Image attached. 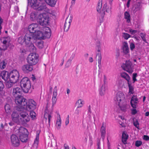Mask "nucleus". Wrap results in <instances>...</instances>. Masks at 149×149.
I'll return each mask as SVG.
<instances>
[{"instance_id":"obj_1","label":"nucleus","mask_w":149,"mask_h":149,"mask_svg":"<svg viewBox=\"0 0 149 149\" xmlns=\"http://www.w3.org/2000/svg\"><path fill=\"white\" fill-rule=\"evenodd\" d=\"M31 36L28 33H26L23 37H19L18 39V42L20 44H22L24 43L29 50L31 52H35L36 48L32 43V40L31 39Z\"/></svg>"},{"instance_id":"obj_2","label":"nucleus","mask_w":149,"mask_h":149,"mask_svg":"<svg viewBox=\"0 0 149 149\" xmlns=\"http://www.w3.org/2000/svg\"><path fill=\"white\" fill-rule=\"evenodd\" d=\"M28 6L32 8L39 11H41L46 9L45 4L40 3L39 0H28Z\"/></svg>"},{"instance_id":"obj_3","label":"nucleus","mask_w":149,"mask_h":149,"mask_svg":"<svg viewBox=\"0 0 149 149\" xmlns=\"http://www.w3.org/2000/svg\"><path fill=\"white\" fill-rule=\"evenodd\" d=\"M37 20L39 24L41 26L49 25V17L48 14L46 13L40 14L39 15Z\"/></svg>"},{"instance_id":"obj_4","label":"nucleus","mask_w":149,"mask_h":149,"mask_svg":"<svg viewBox=\"0 0 149 149\" xmlns=\"http://www.w3.org/2000/svg\"><path fill=\"white\" fill-rule=\"evenodd\" d=\"M20 85L23 91L26 93L28 92L31 87L30 81L28 78L24 77L21 80Z\"/></svg>"},{"instance_id":"obj_5","label":"nucleus","mask_w":149,"mask_h":149,"mask_svg":"<svg viewBox=\"0 0 149 149\" xmlns=\"http://www.w3.org/2000/svg\"><path fill=\"white\" fill-rule=\"evenodd\" d=\"M19 139L22 142H26L28 141L29 132L27 130L23 127H20L19 130Z\"/></svg>"},{"instance_id":"obj_6","label":"nucleus","mask_w":149,"mask_h":149,"mask_svg":"<svg viewBox=\"0 0 149 149\" xmlns=\"http://www.w3.org/2000/svg\"><path fill=\"white\" fill-rule=\"evenodd\" d=\"M27 60L28 64L35 65L38 61V55L36 53H31L28 55Z\"/></svg>"},{"instance_id":"obj_7","label":"nucleus","mask_w":149,"mask_h":149,"mask_svg":"<svg viewBox=\"0 0 149 149\" xmlns=\"http://www.w3.org/2000/svg\"><path fill=\"white\" fill-rule=\"evenodd\" d=\"M19 110L21 111L20 113V115L21 118L20 119L22 123L23 124H25L26 123L29 121L30 120V118L28 113L24 111L25 109H22Z\"/></svg>"},{"instance_id":"obj_8","label":"nucleus","mask_w":149,"mask_h":149,"mask_svg":"<svg viewBox=\"0 0 149 149\" xmlns=\"http://www.w3.org/2000/svg\"><path fill=\"white\" fill-rule=\"evenodd\" d=\"M39 29L38 24H32L29 26L28 30L29 31L27 32L26 33H28L31 35V39L33 40L34 33L38 29Z\"/></svg>"},{"instance_id":"obj_9","label":"nucleus","mask_w":149,"mask_h":149,"mask_svg":"<svg viewBox=\"0 0 149 149\" xmlns=\"http://www.w3.org/2000/svg\"><path fill=\"white\" fill-rule=\"evenodd\" d=\"M15 101L17 104L21 106L22 107L21 109L24 108V106L26 104V100L24 97L21 95L15 96Z\"/></svg>"},{"instance_id":"obj_10","label":"nucleus","mask_w":149,"mask_h":149,"mask_svg":"<svg viewBox=\"0 0 149 149\" xmlns=\"http://www.w3.org/2000/svg\"><path fill=\"white\" fill-rule=\"evenodd\" d=\"M26 104L24 107L25 111L34 110L36 108L37 104L33 100H29L27 102L26 101Z\"/></svg>"},{"instance_id":"obj_11","label":"nucleus","mask_w":149,"mask_h":149,"mask_svg":"<svg viewBox=\"0 0 149 149\" xmlns=\"http://www.w3.org/2000/svg\"><path fill=\"white\" fill-rule=\"evenodd\" d=\"M19 74L18 72L15 70H14L9 72V80L15 82L18 81L19 79Z\"/></svg>"},{"instance_id":"obj_12","label":"nucleus","mask_w":149,"mask_h":149,"mask_svg":"<svg viewBox=\"0 0 149 149\" xmlns=\"http://www.w3.org/2000/svg\"><path fill=\"white\" fill-rule=\"evenodd\" d=\"M121 67L123 69L129 73H132L133 71L134 68L132 62L129 60L126 61Z\"/></svg>"},{"instance_id":"obj_13","label":"nucleus","mask_w":149,"mask_h":149,"mask_svg":"<svg viewBox=\"0 0 149 149\" xmlns=\"http://www.w3.org/2000/svg\"><path fill=\"white\" fill-rule=\"evenodd\" d=\"M20 113L19 110H15L11 114L12 121L17 124H19L20 123Z\"/></svg>"},{"instance_id":"obj_14","label":"nucleus","mask_w":149,"mask_h":149,"mask_svg":"<svg viewBox=\"0 0 149 149\" xmlns=\"http://www.w3.org/2000/svg\"><path fill=\"white\" fill-rule=\"evenodd\" d=\"M11 142L12 145L15 147H17L20 145V141L18 137L15 134H12L10 137Z\"/></svg>"},{"instance_id":"obj_15","label":"nucleus","mask_w":149,"mask_h":149,"mask_svg":"<svg viewBox=\"0 0 149 149\" xmlns=\"http://www.w3.org/2000/svg\"><path fill=\"white\" fill-rule=\"evenodd\" d=\"M49 102V101L48 100H47V104L46 106V109L45 111V113L44 117L45 118L46 120H47L48 118V123L49 124L50 122L51 119L52 118V116L51 115L52 113L51 112H49L48 111V108Z\"/></svg>"},{"instance_id":"obj_16","label":"nucleus","mask_w":149,"mask_h":149,"mask_svg":"<svg viewBox=\"0 0 149 149\" xmlns=\"http://www.w3.org/2000/svg\"><path fill=\"white\" fill-rule=\"evenodd\" d=\"M33 68V65L29 64L24 65L22 68V71L25 73H28L32 71Z\"/></svg>"},{"instance_id":"obj_17","label":"nucleus","mask_w":149,"mask_h":149,"mask_svg":"<svg viewBox=\"0 0 149 149\" xmlns=\"http://www.w3.org/2000/svg\"><path fill=\"white\" fill-rule=\"evenodd\" d=\"M22 88L17 87L13 88L12 94L14 97L22 95Z\"/></svg>"},{"instance_id":"obj_18","label":"nucleus","mask_w":149,"mask_h":149,"mask_svg":"<svg viewBox=\"0 0 149 149\" xmlns=\"http://www.w3.org/2000/svg\"><path fill=\"white\" fill-rule=\"evenodd\" d=\"M138 102V99L137 95H133L131 98L130 101V104L132 107L133 108H136V104Z\"/></svg>"},{"instance_id":"obj_19","label":"nucleus","mask_w":149,"mask_h":149,"mask_svg":"<svg viewBox=\"0 0 149 149\" xmlns=\"http://www.w3.org/2000/svg\"><path fill=\"white\" fill-rule=\"evenodd\" d=\"M124 98L123 94L119 92L117 93L116 97L114 98V100L115 101L118 102V104L120 103V102Z\"/></svg>"},{"instance_id":"obj_20","label":"nucleus","mask_w":149,"mask_h":149,"mask_svg":"<svg viewBox=\"0 0 149 149\" xmlns=\"http://www.w3.org/2000/svg\"><path fill=\"white\" fill-rule=\"evenodd\" d=\"M9 75V72L5 70L1 72V76L2 79L5 81L8 80Z\"/></svg>"},{"instance_id":"obj_21","label":"nucleus","mask_w":149,"mask_h":149,"mask_svg":"<svg viewBox=\"0 0 149 149\" xmlns=\"http://www.w3.org/2000/svg\"><path fill=\"white\" fill-rule=\"evenodd\" d=\"M34 33V35H35L36 39H44L43 33L42 32L39 30L38 29Z\"/></svg>"},{"instance_id":"obj_22","label":"nucleus","mask_w":149,"mask_h":149,"mask_svg":"<svg viewBox=\"0 0 149 149\" xmlns=\"http://www.w3.org/2000/svg\"><path fill=\"white\" fill-rule=\"evenodd\" d=\"M7 38H5L3 39L2 41V45H1L2 48H1L3 51H4L6 50L8 47L9 46V42L6 40Z\"/></svg>"},{"instance_id":"obj_23","label":"nucleus","mask_w":149,"mask_h":149,"mask_svg":"<svg viewBox=\"0 0 149 149\" xmlns=\"http://www.w3.org/2000/svg\"><path fill=\"white\" fill-rule=\"evenodd\" d=\"M123 52L125 54H127L129 52V48L127 43L126 42H124L123 44L122 47Z\"/></svg>"},{"instance_id":"obj_24","label":"nucleus","mask_w":149,"mask_h":149,"mask_svg":"<svg viewBox=\"0 0 149 149\" xmlns=\"http://www.w3.org/2000/svg\"><path fill=\"white\" fill-rule=\"evenodd\" d=\"M112 8V7L111 6H108L107 3H105L102 9L104 11V14H105V12L107 13H109L110 14H111Z\"/></svg>"},{"instance_id":"obj_25","label":"nucleus","mask_w":149,"mask_h":149,"mask_svg":"<svg viewBox=\"0 0 149 149\" xmlns=\"http://www.w3.org/2000/svg\"><path fill=\"white\" fill-rule=\"evenodd\" d=\"M129 135L126 132H123L122 134V141L124 144H127V141L128 139Z\"/></svg>"},{"instance_id":"obj_26","label":"nucleus","mask_w":149,"mask_h":149,"mask_svg":"<svg viewBox=\"0 0 149 149\" xmlns=\"http://www.w3.org/2000/svg\"><path fill=\"white\" fill-rule=\"evenodd\" d=\"M46 30H47V31H45L44 33H43V36L44 37V39L46 38H49L51 35V31L50 29L48 27L46 28Z\"/></svg>"},{"instance_id":"obj_27","label":"nucleus","mask_w":149,"mask_h":149,"mask_svg":"<svg viewBox=\"0 0 149 149\" xmlns=\"http://www.w3.org/2000/svg\"><path fill=\"white\" fill-rule=\"evenodd\" d=\"M106 128L104 126V124L103 123L100 130V132L101 134V136L103 139H104L105 136L106 134Z\"/></svg>"},{"instance_id":"obj_28","label":"nucleus","mask_w":149,"mask_h":149,"mask_svg":"<svg viewBox=\"0 0 149 149\" xmlns=\"http://www.w3.org/2000/svg\"><path fill=\"white\" fill-rule=\"evenodd\" d=\"M45 1L48 5L53 7L56 4L57 0H45Z\"/></svg>"},{"instance_id":"obj_29","label":"nucleus","mask_w":149,"mask_h":149,"mask_svg":"<svg viewBox=\"0 0 149 149\" xmlns=\"http://www.w3.org/2000/svg\"><path fill=\"white\" fill-rule=\"evenodd\" d=\"M68 20V17H67L65 21V22L64 26V31L67 32L69 30L71 24L67 22V21Z\"/></svg>"},{"instance_id":"obj_30","label":"nucleus","mask_w":149,"mask_h":149,"mask_svg":"<svg viewBox=\"0 0 149 149\" xmlns=\"http://www.w3.org/2000/svg\"><path fill=\"white\" fill-rule=\"evenodd\" d=\"M6 81V87L8 88H9L12 87L14 84L16 83L13 81H10V80H9Z\"/></svg>"},{"instance_id":"obj_31","label":"nucleus","mask_w":149,"mask_h":149,"mask_svg":"<svg viewBox=\"0 0 149 149\" xmlns=\"http://www.w3.org/2000/svg\"><path fill=\"white\" fill-rule=\"evenodd\" d=\"M124 18L126 19V22L127 23L130 22L131 19L130 15L129 13L127 11H126L124 14Z\"/></svg>"},{"instance_id":"obj_32","label":"nucleus","mask_w":149,"mask_h":149,"mask_svg":"<svg viewBox=\"0 0 149 149\" xmlns=\"http://www.w3.org/2000/svg\"><path fill=\"white\" fill-rule=\"evenodd\" d=\"M102 0H99L96 7L98 13H100L101 11V9L102 8Z\"/></svg>"},{"instance_id":"obj_33","label":"nucleus","mask_w":149,"mask_h":149,"mask_svg":"<svg viewBox=\"0 0 149 149\" xmlns=\"http://www.w3.org/2000/svg\"><path fill=\"white\" fill-rule=\"evenodd\" d=\"M80 113L81 110L79 109V108L77 107L73 114L74 116V118L75 119L76 118H78L79 117V113Z\"/></svg>"},{"instance_id":"obj_34","label":"nucleus","mask_w":149,"mask_h":149,"mask_svg":"<svg viewBox=\"0 0 149 149\" xmlns=\"http://www.w3.org/2000/svg\"><path fill=\"white\" fill-rule=\"evenodd\" d=\"M40 131L38 130L36 132V138L34 141V144H36L37 145H38V144L39 136Z\"/></svg>"},{"instance_id":"obj_35","label":"nucleus","mask_w":149,"mask_h":149,"mask_svg":"<svg viewBox=\"0 0 149 149\" xmlns=\"http://www.w3.org/2000/svg\"><path fill=\"white\" fill-rule=\"evenodd\" d=\"M37 13L34 11L31 13L30 16V18L31 20L33 21L35 20L37 16Z\"/></svg>"},{"instance_id":"obj_36","label":"nucleus","mask_w":149,"mask_h":149,"mask_svg":"<svg viewBox=\"0 0 149 149\" xmlns=\"http://www.w3.org/2000/svg\"><path fill=\"white\" fill-rule=\"evenodd\" d=\"M105 86L103 84L99 90L100 94L102 96L104 95L105 93Z\"/></svg>"},{"instance_id":"obj_37","label":"nucleus","mask_w":149,"mask_h":149,"mask_svg":"<svg viewBox=\"0 0 149 149\" xmlns=\"http://www.w3.org/2000/svg\"><path fill=\"white\" fill-rule=\"evenodd\" d=\"M133 121L134 125L138 129H140L139 128V123L137 119H136L135 118H134L133 119Z\"/></svg>"},{"instance_id":"obj_38","label":"nucleus","mask_w":149,"mask_h":149,"mask_svg":"<svg viewBox=\"0 0 149 149\" xmlns=\"http://www.w3.org/2000/svg\"><path fill=\"white\" fill-rule=\"evenodd\" d=\"M4 108L6 112L8 113H9L11 109V106L8 104H6L4 106Z\"/></svg>"},{"instance_id":"obj_39","label":"nucleus","mask_w":149,"mask_h":149,"mask_svg":"<svg viewBox=\"0 0 149 149\" xmlns=\"http://www.w3.org/2000/svg\"><path fill=\"white\" fill-rule=\"evenodd\" d=\"M57 96V93L55 92H53V97L52 98V102L53 105H54L56 103L57 99L56 97Z\"/></svg>"},{"instance_id":"obj_40","label":"nucleus","mask_w":149,"mask_h":149,"mask_svg":"<svg viewBox=\"0 0 149 149\" xmlns=\"http://www.w3.org/2000/svg\"><path fill=\"white\" fill-rule=\"evenodd\" d=\"M97 56H98V66L99 68H100V66H101V53H97Z\"/></svg>"},{"instance_id":"obj_41","label":"nucleus","mask_w":149,"mask_h":149,"mask_svg":"<svg viewBox=\"0 0 149 149\" xmlns=\"http://www.w3.org/2000/svg\"><path fill=\"white\" fill-rule=\"evenodd\" d=\"M61 120L60 118L59 119H58L56 121V127L58 130H59L61 126Z\"/></svg>"},{"instance_id":"obj_42","label":"nucleus","mask_w":149,"mask_h":149,"mask_svg":"<svg viewBox=\"0 0 149 149\" xmlns=\"http://www.w3.org/2000/svg\"><path fill=\"white\" fill-rule=\"evenodd\" d=\"M96 49H97V51L98 52H100L101 49L100 42L99 41H97L96 42Z\"/></svg>"},{"instance_id":"obj_43","label":"nucleus","mask_w":149,"mask_h":149,"mask_svg":"<svg viewBox=\"0 0 149 149\" xmlns=\"http://www.w3.org/2000/svg\"><path fill=\"white\" fill-rule=\"evenodd\" d=\"M6 63H5L4 61L3 60L1 62L0 61V68L1 69H4L6 67Z\"/></svg>"},{"instance_id":"obj_44","label":"nucleus","mask_w":149,"mask_h":149,"mask_svg":"<svg viewBox=\"0 0 149 149\" xmlns=\"http://www.w3.org/2000/svg\"><path fill=\"white\" fill-rule=\"evenodd\" d=\"M127 84L129 88V93L133 94V91H134V88L131 85V82L128 83Z\"/></svg>"},{"instance_id":"obj_45","label":"nucleus","mask_w":149,"mask_h":149,"mask_svg":"<svg viewBox=\"0 0 149 149\" xmlns=\"http://www.w3.org/2000/svg\"><path fill=\"white\" fill-rule=\"evenodd\" d=\"M83 101L81 100V99L79 100L76 103V104H77L78 103V106L77 107L78 108H79L83 106V104L82 103Z\"/></svg>"},{"instance_id":"obj_46","label":"nucleus","mask_w":149,"mask_h":149,"mask_svg":"<svg viewBox=\"0 0 149 149\" xmlns=\"http://www.w3.org/2000/svg\"><path fill=\"white\" fill-rule=\"evenodd\" d=\"M29 111H30V115L31 116V118L34 119L36 117V113L33 110H28Z\"/></svg>"},{"instance_id":"obj_47","label":"nucleus","mask_w":149,"mask_h":149,"mask_svg":"<svg viewBox=\"0 0 149 149\" xmlns=\"http://www.w3.org/2000/svg\"><path fill=\"white\" fill-rule=\"evenodd\" d=\"M140 36H141V39L143 41L145 42L148 43L145 38V37L146 36V34L144 33H140Z\"/></svg>"},{"instance_id":"obj_48","label":"nucleus","mask_w":149,"mask_h":149,"mask_svg":"<svg viewBox=\"0 0 149 149\" xmlns=\"http://www.w3.org/2000/svg\"><path fill=\"white\" fill-rule=\"evenodd\" d=\"M123 36L124 39L125 40L128 39L131 36L130 35L125 33H123Z\"/></svg>"},{"instance_id":"obj_49","label":"nucleus","mask_w":149,"mask_h":149,"mask_svg":"<svg viewBox=\"0 0 149 149\" xmlns=\"http://www.w3.org/2000/svg\"><path fill=\"white\" fill-rule=\"evenodd\" d=\"M118 105L119 106L121 110L123 111H125L126 110V107L125 105L124 104L121 106L120 103H119L118 104Z\"/></svg>"},{"instance_id":"obj_50","label":"nucleus","mask_w":149,"mask_h":149,"mask_svg":"<svg viewBox=\"0 0 149 149\" xmlns=\"http://www.w3.org/2000/svg\"><path fill=\"white\" fill-rule=\"evenodd\" d=\"M142 143L141 141H136L135 142V146L137 147H139L142 144Z\"/></svg>"},{"instance_id":"obj_51","label":"nucleus","mask_w":149,"mask_h":149,"mask_svg":"<svg viewBox=\"0 0 149 149\" xmlns=\"http://www.w3.org/2000/svg\"><path fill=\"white\" fill-rule=\"evenodd\" d=\"M5 86L3 81H0V92L3 90Z\"/></svg>"},{"instance_id":"obj_52","label":"nucleus","mask_w":149,"mask_h":149,"mask_svg":"<svg viewBox=\"0 0 149 149\" xmlns=\"http://www.w3.org/2000/svg\"><path fill=\"white\" fill-rule=\"evenodd\" d=\"M37 46L40 49H42L43 47V42L42 41L38 42Z\"/></svg>"},{"instance_id":"obj_53","label":"nucleus","mask_w":149,"mask_h":149,"mask_svg":"<svg viewBox=\"0 0 149 149\" xmlns=\"http://www.w3.org/2000/svg\"><path fill=\"white\" fill-rule=\"evenodd\" d=\"M137 76V74L136 73H134L132 75V79L133 81V83H134L135 82L137 81L136 78Z\"/></svg>"},{"instance_id":"obj_54","label":"nucleus","mask_w":149,"mask_h":149,"mask_svg":"<svg viewBox=\"0 0 149 149\" xmlns=\"http://www.w3.org/2000/svg\"><path fill=\"white\" fill-rule=\"evenodd\" d=\"M71 61H72L69 59L66 63L65 65V67L67 68L69 67L71 64Z\"/></svg>"},{"instance_id":"obj_55","label":"nucleus","mask_w":149,"mask_h":149,"mask_svg":"<svg viewBox=\"0 0 149 149\" xmlns=\"http://www.w3.org/2000/svg\"><path fill=\"white\" fill-rule=\"evenodd\" d=\"M131 113L133 115H134L136 114L137 113V111L136 110V108H133L132 109H131Z\"/></svg>"},{"instance_id":"obj_56","label":"nucleus","mask_w":149,"mask_h":149,"mask_svg":"<svg viewBox=\"0 0 149 149\" xmlns=\"http://www.w3.org/2000/svg\"><path fill=\"white\" fill-rule=\"evenodd\" d=\"M130 49L131 50H133L135 47L134 44L133 42L131 43L130 45Z\"/></svg>"},{"instance_id":"obj_57","label":"nucleus","mask_w":149,"mask_h":149,"mask_svg":"<svg viewBox=\"0 0 149 149\" xmlns=\"http://www.w3.org/2000/svg\"><path fill=\"white\" fill-rule=\"evenodd\" d=\"M100 141L99 139H98L97 140V149H100Z\"/></svg>"},{"instance_id":"obj_58","label":"nucleus","mask_w":149,"mask_h":149,"mask_svg":"<svg viewBox=\"0 0 149 149\" xmlns=\"http://www.w3.org/2000/svg\"><path fill=\"white\" fill-rule=\"evenodd\" d=\"M124 78H125L127 81V83L131 82L130 81V77L129 75L125 76V77H124Z\"/></svg>"},{"instance_id":"obj_59","label":"nucleus","mask_w":149,"mask_h":149,"mask_svg":"<svg viewBox=\"0 0 149 149\" xmlns=\"http://www.w3.org/2000/svg\"><path fill=\"white\" fill-rule=\"evenodd\" d=\"M129 75L125 72H123L121 73V76L123 78L125 77V76H128Z\"/></svg>"},{"instance_id":"obj_60","label":"nucleus","mask_w":149,"mask_h":149,"mask_svg":"<svg viewBox=\"0 0 149 149\" xmlns=\"http://www.w3.org/2000/svg\"><path fill=\"white\" fill-rule=\"evenodd\" d=\"M129 31L130 32V33L132 34H133L134 33H137V30H132V29H130L129 30Z\"/></svg>"},{"instance_id":"obj_61","label":"nucleus","mask_w":149,"mask_h":149,"mask_svg":"<svg viewBox=\"0 0 149 149\" xmlns=\"http://www.w3.org/2000/svg\"><path fill=\"white\" fill-rule=\"evenodd\" d=\"M68 19H69V20L68 21V22L71 24V22L72 21V16L70 15V17H69V16H68Z\"/></svg>"},{"instance_id":"obj_62","label":"nucleus","mask_w":149,"mask_h":149,"mask_svg":"<svg viewBox=\"0 0 149 149\" xmlns=\"http://www.w3.org/2000/svg\"><path fill=\"white\" fill-rule=\"evenodd\" d=\"M75 54L74 53H73L71 55L69 59L72 61L75 56Z\"/></svg>"},{"instance_id":"obj_63","label":"nucleus","mask_w":149,"mask_h":149,"mask_svg":"<svg viewBox=\"0 0 149 149\" xmlns=\"http://www.w3.org/2000/svg\"><path fill=\"white\" fill-rule=\"evenodd\" d=\"M143 139L146 141L149 140V137L147 135H144L143 136Z\"/></svg>"},{"instance_id":"obj_64","label":"nucleus","mask_w":149,"mask_h":149,"mask_svg":"<svg viewBox=\"0 0 149 149\" xmlns=\"http://www.w3.org/2000/svg\"><path fill=\"white\" fill-rule=\"evenodd\" d=\"M14 8L15 11V13H17L19 12V8L17 6H15Z\"/></svg>"}]
</instances>
